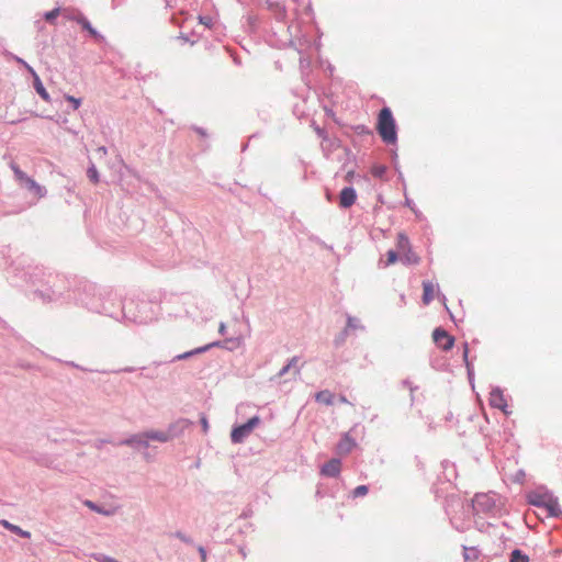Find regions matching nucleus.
Segmentation results:
<instances>
[{"instance_id":"1","label":"nucleus","mask_w":562,"mask_h":562,"mask_svg":"<svg viewBox=\"0 0 562 562\" xmlns=\"http://www.w3.org/2000/svg\"><path fill=\"white\" fill-rule=\"evenodd\" d=\"M376 131L382 140L386 144H395L397 140L396 124L389 108H383L376 122Z\"/></svg>"},{"instance_id":"2","label":"nucleus","mask_w":562,"mask_h":562,"mask_svg":"<svg viewBox=\"0 0 562 562\" xmlns=\"http://www.w3.org/2000/svg\"><path fill=\"white\" fill-rule=\"evenodd\" d=\"M528 501L531 505L546 508L550 516H559L561 513L558 499L549 492H532Z\"/></svg>"},{"instance_id":"3","label":"nucleus","mask_w":562,"mask_h":562,"mask_svg":"<svg viewBox=\"0 0 562 562\" xmlns=\"http://www.w3.org/2000/svg\"><path fill=\"white\" fill-rule=\"evenodd\" d=\"M12 170L14 172L15 179L20 182V184L31 191L37 199H42L45 195V189L41 187L34 179L30 178L18 166L12 165Z\"/></svg>"},{"instance_id":"4","label":"nucleus","mask_w":562,"mask_h":562,"mask_svg":"<svg viewBox=\"0 0 562 562\" xmlns=\"http://www.w3.org/2000/svg\"><path fill=\"white\" fill-rule=\"evenodd\" d=\"M260 423V418L258 416L251 417L246 424H243L238 427H235L232 430L231 438L235 443L241 442Z\"/></svg>"},{"instance_id":"5","label":"nucleus","mask_w":562,"mask_h":562,"mask_svg":"<svg viewBox=\"0 0 562 562\" xmlns=\"http://www.w3.org/2000/svg\"><path fill=\"white\" fill-rule=\"evenodd\" d=\"M148 440L166 442L168 440V435L162 431H148L133 436L126 441V443L146 447L148 445Z\"/></svg>"},{"instance_id":"6","label":"nucleus","mask_w":562,"mask_h":562,"mask_svg":"<svg viewBox=\"0 0 562 562\" xmlns=\"http://www.w3.org/2000/svg\"><path fill=\"white\" fill-rule=\"evenodd\" d=\"M432 339L435 344L442 350H449L452 348L454 339L442 328H436L432 333Z\"/></svg>"},{"instance_id":"7","label":"nucleus","mask_w":562,"mask_h":562,"mask_svg":"<svg viewBox=\"0 0 562 562\" xmlns=\"http://www.w3.org/2000/svg\"><path fill=\"white\" fill-rule=\"evenodd\" d=\"M16 61L20 63L21 65H23L27 71L30 74H32V76L34 77V88L36 90V92L41 95V98L46 101V102H49L50 101V98H49V94L48 92L46 91V89L44 88L40 77L37 76V74L34 71V69L27 64L25 63L23 59L21 58H16Z\"/></svg>"},{"instance_id":"8","label":"nucleus","mask_w":562,"mask_h":562,"mask_svg":"<svg viewBox=\"0 0 562 562\" xmlns=\"http://www.w3.org/2000/svg\"><path fill=\"white\" fill-rule=\"evenodd\" d=\"M357 200V193L353 188L346 187L339 193V206L342 209L351 207Z\"/></svg>"},{"instance_id":"9","label":"nucleus","mask_w":562,"mask_h":562,"mask_svg":"<svg viewBox=\"0 0 562 562\" xmlns=\"http://www.w3.org/2000/svg\"><path fill=\"white\" fill-rule=\"evenodd\" d=\"M341 470V462L338 459H331L321 469V474L325 476H337Z\"/></svg>"},{"instance_id":"10","label":"nucleus","mask_w":562,"mask_h":562,"mask_svg":"<svg viewBox=\"0 0 562 562\" xmlns=\"http://www.w3.org/2000/svg\"><path fill=\"white\" fill-rule=\"evenodd\" d=\"M490 404L493 407L502 409L505 414H508L507 412V402L503 395V393L499 390H494L490 394Z\"/></svg>"},{"instance_id":"11","label":"nucleus","mask_w":562,"mask_h":562,"mask_svg":"<svg viewBox=\"0 0 562 562\" xmlns=\"http://www.w3.org/2000/svg\"><path fill=\"white\" fill-rule=\"evenodd\" d=\"M74 20L77 23H79L82 26V29L87 30L92 37H94V38L101 37L100 34L97 32V30L91 26L90 22L82 14H78L77 16L74 18Z\"/></svg>"},{"instance_id":"12","label":"nucleus","mask_w":562,"mask_h":562,"mask_svg":"<svg viewBox=\"0 0 562 562\" xmlns=\"http://www.w3.org/2000/svg\"><path fill=\"white\" fill-rule=\"evenodd\" d=\"M0 525L3 526L5 529L21 536L22 538L29 539L31 537V532L21 529L19 526L13 525V524L9 522L8 520H4V519L0 520Z\"/></svg>"},{"instance_id":"13","label":"nucleus","mask_w":562,"mask_h":562,"mask_svg":"<svg viewBox=\"0 0 562 562\" xmlns=\"http://www.w3.org/2000/svg\"><path fill=\"white\" fill-rule=\"evenodd\" d=\"M423 289H424V293H423V302L424 304H429L432 300H434V292H435V288H434V284L429 281H424L423 282Z\"/></svg>"},{"instance_id":"14","label":"nucleus","mask_w":562,"mask_h":562,"mask_svg":"<svg viewBox=\"0 0 562 562\" xmlns=\"http://www.w3.org/2000/svg\"><path fill=\"white\" fill-rule=\"evenodd\" d=\"M334 394L328 390H323L316 393L315 400L318 403L325 404V405H331L334 403Z\"/></svg>"},{"instance_id":"15","label":"nucleus","mask_w":562,"mask_h":562,"mask_svg":"<svg viewBox=\"0 0 562 562\" xmlns=\"http://www.w3.org/2000/svg\"><path fill=\"white\" fill-rule=\"evenodd\" d=\"M355 442L350 439L348 435H346L341 441L337 446V450L339 453H349L353 448Z\"/></svg>"},{"instance_id":"16","label":"nucleus","mask_w":562,"mask_h":562,"mask_svg":"<svg viewBox=\"0 0 562 562\" xmlns=\"http://www.w3.org/2000/svg\"><path fill=\"white\" fill-rule=\"evenodd\" d=\"M218 344L217 342H213V344H210L207 346H204V347H200V348H196L194 350H191V351H188V352H184V353H181V355H178L175 360H182V359H187L189 357H191L192 355H196V353H201V352H204L206 351L207 349H210L211 347L213 346H217Z\"/></svg>"},{"instance_id":"17","label":"nucleus","mask_w":562,"mask_h":562,"mask_svg":"<svg viewBox=\"0 0 562 562\" xmlns=\"http://www.w3.org/2000/svg\"><path fill=\"white\" fill-rule=\"evenodd\" d=\"M403 262L407 265H417L419 263V257L409 248L404 254L401 255Z\"/></svg>"},{"instance_id":"18","label":"nucleus","mask_w":562,"mask_h":562,"mask_svg":"<svg viewBox=\"0 0 562 562\" xmlns=\"http://www.w3.org/2000/svg\"><path fill=\"white\" fill-rule=\"evenodd\" d=\"M409 248H411V246H409L408 238L404 234H398V236H397L398 255L401 256L402 254H404Z\"/></svg>"},{"instance_id":"19","label":"nucleus","mask_w":562,"mask_h":562,"mask_svg":"<svg viewBox=\"0 0 562 562\" xmlns=\"http://www.w3.org/2000/svg\"><path fill=\"white\" fill-rule=\"evenodd\" d=\"M398 252L394 250H389L386 252V259L385 261H381L383 263V267H389L397 261Z\"/></svg>"},{"instance_id":"20","label":"nucleus","mask_w":562,"mask_h":562,"mask_svg":"<svg viewBox=\"0 0 562 562\" xmlns=\"http://www.w3.org/2000/svg\"><path fill=\"white\" fill-rule=\"evenodd\" d=\"M479 558V552L474 548H464V560L475 561Z\"/></svg>"},{"instance_id":"21","label":"nucleus","mask_w":562,"mask_h":562,"mask_svg":"<svg viewBox=\"0 0 562 562\" xmlns=\"http://www.w3.org/2000/svg\"><path fill=\"white\" fill-rule=\"evenodd\" d=\"M386 172V167L383 165H374L371 168V173L375 178H382Z\"/></svg>"},{"instance_id":"22","label":"nucleus","mask_w":562,"mask_h":562,"mask_svg":"<svg viewBox=\"0 0 562 562\" xmlns=\"http://www.w3.org/2000/svg\"><path fill=\"white\" fill-rule=\"evenodd\" d=\"M527 555L522 554L519 550H514L510 557V562H528Z\"/></svg>"},{"instance_id":"23","label":"nucleus","mask_w":562,"mask_h":562,"mask_svg":"<svg viewBox=\"0 0 562 562\" xmlns=\"http://www.w3.org/2000/svg\"><path fill=\"white\" fill-rule=\"evenodd\" d=\"M87 176L91 182H93V183L99 182V172L93 165L88 169Z\"/></svg>"},{"instance_id":"24","label":"nucleus","mask_w":562,"mask_h":562,"mask_svg":"<svg viewBox=\"0 0 562 562\" xmlns=\"http://www.w3.org/2000/svg\"><path fill=\"white\" fill-rule=\"evenodd\" d=\"M368 486L367 485H359L352 491V497H361L366 496L368 494Z\"/></svg>"},{"instance_id":"25","label":"nucleus","mask_w":562,"mask_h":562,"mask_svg":"<svg viewBox=\"0 0 562 562\" xmlns=\"http://www.w3.org/2000/svg\"><path fill=\"white\" fill-rule=\"evenodd\" d=\"M85 505L88 506L90 509L97 512V513H100V514H103V515H111L112 512H108V510H102L101 508H99L94 503H92L91 501H86L85 502Z\"/></svg>"},{"instance_id":"26","label":"nucleus","mask_w":562,"mask_h":562,"mask_svg":"<svg viewBox=\"0 0 562 562\" xmlns=\"http://www.w3.org/2000/svg\"><path fill=\"white\" fill-rule=\"evenodd\" d=\"M65 99L72 104L75 110L79 109L81 105V99L75 98L72 95H65Z\"/></svg>"},{"instance_id":"27","label":"nucleus","mask_w":562,"mask_h":562,"mask_svg":"<svg viewBox=\"0 0 562 562\" xmlns=\"http://www.w3.org/2000/svg\"><path fill=\"white\" fill-rule=\"evenodd\" d=\"M58 14H59V9H54V10H52V11H49V12H47V13L45 14V20H46L47 22H50V23H52V22H54V20L58 16Z\"/></svg>"},{"instance_id":"28","label":"nucleus","mask_w":562,"mask_h":562,"mask_svg":"<svg viewBox=\"0 0 562 562\" xmlns=\"http://www.w3.org/2000/svg\"><path fill=\"white\" fill-rule=\"evenodd\" d=\"M487 501H488L487 495L482 494V495H476L473 502H474L475 506H481V505L485 504Z\"/></svg>"},{"instance_id":"29","label":"nucleus","mask_w":562,"mask_h":562,"mask_svg":"<svg viewBox=\"0 0 562 562\" xmlns=\"http://www.w3.org/2000/svg\"><path fill=\"white\" fill-rule=\"evenodd\" d=\"M199 552L201 553L202 562H205V560H206V552H205L204 548L200 547L199 548Z\"/></svg>"},{"instance_id":"30","label":"nucleus","mask_w":562,"mask_h":562,"mask_svg":"<svg viewBox=\"0 0 562 562\" xmlns=\"http://www.w3.org/2000/svg\"><path fill=\"white\" fill-rule=\"evenodd\" d=\"M355 176V171H348L345 179L346 181H351Z\"/></svg>"},{"instance_id":"31","label":"nucleus","mask_w":562,"mask_h":562,"mask_svg":"<svg viewBox=\"0 0 562 562\" xmlns=\"http://www.w3.org/2000/svg\"><path fill=\"white\" fill-rule=\"evenodd\" d=\"M225 330H226V326H225V324H223V323H222V324L220 325V327H218V331H220V334H221V335H224V334H225Z\"/></svg>"},{"instance_id":"32","label":"nucleus","mask_w":562,"mask_h":562,"mask_svg":"<svg viewBox=\"0 0 562 562\" xmlns=\"http://www.w3.org/2000/svg\"><path fill=\"white\" fill-rule=\"evenodd\" d=\"M202 425H203V429H204V431H206V430H207V428H209V424H207L206 418H202Z\"/></svg>"},{"instance_id":"33","label":"nucleus","mask_w":562,"mask_h":562,"mask_svg":"<svg viewBox=\"0 0 562 562\" xmlns=\"http://www.w3.org/2000/svg\"><path fill=\"white\" fill-rule=\"evenodd\" d=\"M177 537H178L179 539H181L182 541H184V542H189V539H187V538H186L182 533H180V532H178V533H177Z\"/></svg>"},{"instance_id":"34","label":"nucleus","mask_w":562,"mask_h":562,"mask_svg":"<svg viewBox=\"0 0 562 562\" xmlns=\"http://www.w3.org/2000/svg\"><path fill=\"white\" fill-rule=\"evenodd\" d=\"M468 351H469V350H468V346L465 345V346H464V352H463V357H464V359H467V357H468Z\"/></svg>"},{"instance_id":"35","label":"nucleus","mask_w":562,"mask_h":562,"mask_svg":"<svg viewBox=\"0 0 562 562\" xmlns=\"http://www.w3.org/2000/svg\"><path fill=\"white\" fill-rule=\"evenodd\" d=\"M339 401H340L341 403H348V400H347L345 396H340V397H339Z\"/></svg>"},{"instance_id":"36","label":"nucleus","mask_w":562,"mask_h":562,"mask_svg":"<svg viewBox=\"0 0 562 562\" xmlns=\"http://www.w3.org/2000/svg\"><path fill=\"white\" fill-rule=\"evenodd\" d=\"M289 367H290V366L284 367V369L282 370V372H281V373H284V372L289 369Z\"/></svg>"},{"instance_id":"37","label":"nucleus","mask_w":562,"mask_h":562,"mask_svg":"<svg viewBox=\"0 0 562 562\" xmlns=\"http://www.w3.org/2000/svg\"><path fill=\"white\" fill-rule=\"evenodd\" d=\"M104 562H116V561H114V560H112V559H108V560H106V561H104Z\"/></svg>"}]
</instances>
